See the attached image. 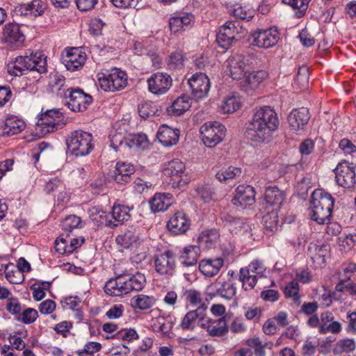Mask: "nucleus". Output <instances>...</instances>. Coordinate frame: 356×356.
Here are the masks:
<instances>
[{
    "instance_id": "nucleus-1",
    "label": "nucleus",
    "mask_w": 356,
    "mask_h": 356,
    "mask_svg": "<svg viewBox=\"0 0 356 356\" xmlns=\"http://www.w3.org/2000/svg\"><path fill=\"white\" fill-rule=\"evenodd\" d=\"M279 120L275 111L269 106L256 108L248 127V136L255 142L265 140L277 129Z\"/></svg>"
},
{
    "instance_id": "nucleus-2",
    "label": "nucleus",
    "mask_w": 356,
    "mask_h": 356,
    "mask_svg": "<svg viewBox=\"0 0 356 356\" xmlns=\"http://www.w3.org/2000/svg\"><path fill=\"white\" fill-rule=\"evenodd\" d=\"M146 283L145 275L140 273L134 275L120 274L108 280L104 285V292L113 297H121L133 291L142 290Z\"/></svg>"
},
{
    "instance_id": "nucleus-3",
    "label": "nucleus",
    "mask_w": 356,
    "mask_h": 356,
    "mask_svg": "<svg viewBox=\"0 0 356 356\" xmlns=\"http://www.w3.org/2000/svg\"><path fill=\"white\" fill-rule=\"evenodd\" d=\"M47 57L42 51H26L24 56L17 57L8 65V72L10 75L21 76L29 71H35L39 74L47 72Z\"/></svg>"
},
{
    "instance_id": "nucleus-4",
    "label": "nucleus",
    "mask_w": 356,
    "mask_h": 356,
    "mask_svg": "<svg viewBox=\"0 0 356 356\" xmlns=\"http://www.w3.org/2000/svg\"><path fill=\"white\" fill-rule=\"evenodd\" d=\"M334 204L332 196L323 189H316L309 200V216L318 224H324L329 220Z\"/></svg>"
},
{
    "instance_id": "nucleus-5",
    "label": "nucleus",
    "mask_w": 356,
    "mask_h": 356,
    "mask_svg": "<svg viewBox=\"0 0 356 356\" xmlns=\"http://www.w3.org/2000/svg\"><path fill=\"white\" fill-rule=\"evenodd\" d=\"M100 88L105 92H115L127 85V74L119 68L103 69L97 74Z\"/></svg>"
},
{
    "instance_id": "nucleus-6",
    "label": "nucleus",
    "mask_w": 356,
    "mask_h": 356,
    "mask_svg": "<svg viewBox=\"0 0 356 356\" xmlns=\"http://www.w3.org/2000/svg\"><path fill=\"white\" fill-rule=\"evenodd\" d=\"M93 137L91 134L76 130L70 134L66 140L67 150L76 156L89 154L94 148Z\"/></svg>"
},
{
    "instance_id": "nucleus-7",
    "label": "nucleus",
    "mask_w": 356,
    "mask_h": 356,
    "mask_svg": "<svg viewBox=\"0 0 356 356\" xmlns=\"http://www.w3.org/2000/svg\"><path fill=\"white\" fill-rule=\"evenodd\" d=\"M257 58L252 54H236L227 60V70L233 79H241L254 67Z\"/></svg>"
},
{
    "instance_id": "nucleus-8",
    "label": "nucleus",
    "mask_w": 356,
    "mask_h": 356,
    "mask_svg": "<svg viewBox=\"0 0 356 356\" xmlns=\"http://www.w3.org/2000/svg\"><path fill=\"white\" fill-rule=\"evenodd\" d=\"M266 266L264 262L258 259L252 260L250 264L239 270L238 280L245 291L254 289L259 277L264 276Z\"/></svg>"
},
{
    "instance_id": "nucleus-9",
    "label": "nucleus",
    "mask_w": 356,
    "mask_h": 356,
    "mask_svg": "<svg viewBox=\"0 0 356 356\" xmlns=\"http://www.w3.org/2000/svg\"><path fill=\"white\" fill-rule=\"evenodd\" d=\"M163 174L170 179V181L173 187H183L190 181L186 172L185 163L178 159H172L165 164Z\"/></svg>"
},
{
    "instance_id": "nucleus-10",
    "label": "nucleus",
    "mask_w": 356,
    "mask_h": 356,
    "mask_svg": "<svg viewBox=\"0 0 356 356\" xmlns=\"http://www.w3.org/2000/svg\"><path fill=\"white\" fill-rule=\"evenodd\" d=\"M200 131L203 143L214 147L224 139L226 128L218 122H207L200 127Z\"/></svg>"
},
{
    "instance_id": "nucleus-11",
    "label": "nucleus",
    "mask_w": 356,
    "mask_h": 356,
    "mask_svg": "<svg viewBox=\"0 0 356 356\" xmlns=\"http://www.w3.org/2000/svg\"><path fill=\"white\" fill-rule=\"evenodd\" d=\"M66 99L65 104L74 112H82L86 110L92 102V97L79 88H67L64 94Z\"/></svg>"
},
{
    "instance_id": "nucleus-12",
    "label": "nucleus",
    "mask_w": 356,
    "mask_h": 356,
    "mask_svg": "<svg viewBox=\"0 0 356 356\" xmlns=\"http://www.w3.org/2000/svg\"><path fill=\"white\" fill-rule=\"evenodd\" d=\"M154 268L161 276L172 277L176 270V256L171 250H165L154 257Z\"/></svg>"
},
{
    "instance_id": "nucleus-13",
    "label": "nucleus",
    "mask_w": 356,
    "mask_h": 356,
    "mask_svg": "<svg viewBox=\"0 0 356 356\" xmlns=\"http://www.w3.org/2000/svg\"><path fill=\"white\" fill-rule=\"evenodd\" d=\"M280 35L276 27L257 29L251 35V44L259 48H270L277 43Z\"/></svg>"
},
{
    "instance_id": "nucleus-14",
    "label": "nucleus",
    "mask_w": 356,
    "mask_h": 356,
    "mask_svg": "<svg viewBox=\"0 0 356 356\" xmlns=\"http://www.w3.org/2000/svg\"><path fill=\"white\" fill-rule=\"evenodd\" d=\"M337 184L343 188H352L356 184L353 163L347 161L339 162L334 170Z\"/></svg>"
},
{
    "instance_id": "nucleus-15",
    "label": "nucleus",
    "mask_w": 356,
    "mask_h": 356,
    "mask_svg": "<svg viewBox=\"0 0 356 356\" xmlns=\"http://www.w3.org/2000/svg\"><path fill=\"white\" fill-rule=\"evenodd\" d=\"M63 125V116L59 110H49L42 113L38 122V127L44 134L61 129Z\"/></svg>"
},
{
    "instance_id": "nucleus-16",
    "label": "nucleus",
    "mask_w": 356,
    "mask_h": 356,
    "mask_svg": "<svg viewBox=\"0 0 356 356\" xmlns=\"http://www.w3.org/2000/svg\"><path fill=\"white\" fill-rule=\"evenodd\" d=\"M147 88L149 92L156 95L165 94L172 85V79L167 73L156 72L147 79Z\"/></svg>"
},
{
    "instance_id": "nucleus-17",
    "label": "nucleus",
    "mask_w": 356,
    "mask_h": 356,
    "mask_svg": "<svg viewBox=\"0 0 356 356\" xmlns=\"http://www.w3.org/2000/svg\"><path fill=\"white\" fill-rule=\"evenodd\" d=\"M239 23L238 22H227L222 26L216 35V41L219 46L227 49L234 40H237L239 33Z\"/></svg>"
},
{
    "instance_id": "nucleus-18",
    "label": "nucleus",
    "mask_w": 356,
    "mask_h": 356,
    "mask_svg": "<svg viewBox=\"0 0 356 356\" xmlns=\"http://www.w3.org/2000/svg\"><path fill=\"white\" fill-rule=\"evenodd\" d=\"M188 83L191 90V95L195 99L206 97L210 89V81L204 73L193 74L188 80Z\"/></svg>"
},
{
    "instance_id": "nucleus-19",
    "label": "nucleus",
    "mask_w": 356,
    "mask_h": 356,
    "mask_svg": "<svg viewBox=\"0 0 356 356\" xmlns=\"http://www.w3.org/2000/svg\"><path fill=\"white\" fill-rule=\"evenodd\" d=\"M256 192L250 185H239L235 190L232 204L241 209L250 207L255 203Z\"/></svg>"
},
{
    "instance_id": "nucleus-20",
    "label": "nucleus",
    "mask_w": 356,
    "mask_h": 356,
    "mask_svg": "<svg viewBox=\"0 0 356 356\" xmlns=\"http://www.w3.org/2000/svg\"><path fill=\"white\" fill-rule=\"evenodd\" d=\"M47 5L42 0H33L29 3L20 4L15 7L17 15L35 19L42 15L46 10Z\"/></svg>"
},
{
    "instance_id": "nucleus-21",
    "label": "nucleus",
    "mask_w": 356,
    "mask_h": 356,
    "mask_svg": "<svg viewBox=\"0 0 356 356\" xmlns=\"http://www.w3.org/2000/svg\"><path fill=\"white\" fill-rule=\"evenodd\" d=\"M1 38L3 41L10 45L19 47L23 44L25 36L18 24L8 23L3 27Z\"/></svg>"
},
{
    "instance_id": "nucleus-22",
    "label": "nucleus",
    "mask_w": 356,
    "mask_h": 356,
    "mask_svg": "<svg viewBox=\"0 0 356 356\" xmlns=\"http://www.w3.org/2000/svg\"><path fill=\"white\" fill-rule=\"evenodd\" d=\"M191 222L187 216L181 211L174 213L167 223L168 230L175 235L184 234L190 227Z\"/></svg>"
},
{
    "instance_id": "nucleus-23",
    "label": "nucleus",
    "mask_w": 356,
    "mask_h": 356,
    "mask_svg": "<svg viewBox=\"0 0 356 356\" xmlns=\"http://www.w3.org/2000/svg\"><path fill=\"white\" fill-rule=\"evenodd\" d=\"M86 55L77 48L67 50L63 57V63L67 70L74 72L81 67L86 62Z\"/></svg>"
},
{
    "instance_id": "nucleus-24",
    "label": "nucleus",
    "mask_w": 356,
    "mask_h": 356,
    "mask_svg": "<svg viewBox=\"0 0 356 356\" xmlns=\"http://www.w3.org/2000/svg\"><path fill=\"white\" fill-rule=\"evenodd\" d=\"M244 79L241 82V87L247 93H252L257 90L262 81L266 78L265 71H257L243 76Z\"/></svg>"
},
{
    "instance_id": "nucleus-25",
    "label": "nucleus",
    "mask_w": 356,
    "mask_h": 356,
    "mask_svg": "<svg viewBox=\"0 0 356 356\" xmlns=\"http://www.w3.org/2000/svg\"><path fill=\"white\" fill-rule=\"evenodd\" d=\"M224 265L222 257L204 259L199 263L200 271L207 277L216 275Z\"/></svg>"
},
{
    "instance_id": "nucleus-26",
    "label": "nucleus",
    "mask_w": 356,
    "mask_h": 356,
    "mask_svg": "<svg viewBox=\"0 0 356 356\" xmlns=\"http://www.w3.org/2000/svg\"><path fill=\"white\" fill-rule=\"evenodd\" d=\"M130 209L128 207L122 204H114L113 206L111 216L112 219L106 220V225L111 227H115L119 225L128 221L131 215Z\"/></svg>"
},
{
    "instance_id": "nucleus-27",
    "label": "nucleus",
    "mask_w": 356,
    "mask_h": 356,
    "mask_svg": "<svg viewBox=\"0 0 356 356\" xmlns=\"http://www.w3.org/2000/svg\"><path fill=\"white\" fill-rule=\"evenodd\" d=\"M135 172L134 166L127 162H118L112 177L119 184H125L131 180V175Z\"/></svg>"
},
{
    "instance_id": "nucleus-28",
    "label": "nucleus",
    "mask_w": 356,
    "mask_h": 356,
    "mask_svg": "<svg viewBox=\"0 0 356 356\" xmlns=\"http://www.w3.org/2000/svg\"><path fill=\"white\" fill-rule=\"evenodd\" d=\"M172 203V195L165 193H155L149 202L150 209L154 213L167 210Z\"/></svg>"
},
{
    "instance_id": "nucleus-29",
    "label": "nucleus",
    "mask_w": 356,
    "mask_h": 356,
    "mask_svg": "<svg viewBox=\"0 0 356 356\" xmlns=\"http://www.w3.org/2000/svg\"><path fill=\"white\" fill-rule=\"evenodd\" d=\"M179 133V129H172L165 124H163L159 129L157 138L163 146H172L178 142Z\"/></svg>"
},
{
    "instance_id": "nucleus-30",
    "label": "nucleus",
    "mask_w": 356,
    "mask_h": 356,
    "mask_svg": "<svg viewBox=\"0 0 356 356\" xmlns=\"http://www.w3.org/2000/svg\"><path fill=\"white\" fill-rule=\"evenodd\" d=\"M309 118L308 109L302 107L293 110L288 117V121L292 129L297 131L302 129L307 124Z\"/></svg>"
},
{
    "instance_id": "nucleus-31",
    "label": "nucleus",
    "mask_w": 356,
    "mask_h": 356,
    "mask_svg": "<svg viewBox=\"0 0 356 356\" xmlns=\"http://www.w3.org/2000/svg\"><path fill=\"white\" fill-rule=\"evenodd\" d=\"M117 243L124 248H137L143 241L140 234L136 230H127L118 235L115 239Z\"/></svg>"
},
{
    "instance_id": "nucleus-32",
    "label": "nucleus",
    "mask_w": 356,
    "mask_h": 356,
    "mask_svg": "<svg viewBox=\"0 0 356 356\" xmlns=\"http://www.w3.org/2000/svg\"><path fill=\"white\" fill-rule=\"evenodd\" d=\"M330 248L326 244L317 245L311 243L308 248L307 254L318 266L325 264V257L329 254Z\"/></svg>"
},
{
    "instance_id": "nucleus-33",
    "label": "nucleus",
    "mask_w": 356,
    "mask_h": 356,
    "mask_svg": "<svg viewBox=\"0 0 356 356\" xmlns=\"http://www.w3.org/2000/svg\"><path fill=\"white\" fill-rule=\"evenodd\" d=\"M220 241V234L215 229L204 230L197 238L199 247L211 249L216 248Z\"/></svg>"
},
{
    "instance_id": "nucleus-34",
    "label": "nucleus",
    "mask_w": 356,
    "mask_h": 356,
    "mask_svg": "<svg viewBox=\"0 0 356 356\" xmlns=\"http://www.w3.org/2000/svg\"><path fill=\"white\" fill-rule=\"evenodd\" d=\"M285 199L284 193L277 187H268L264 194L266 203L269 206L274 207L275 210L279 209Z\"/></svg>"
},
{
    "instance_id": "nucleus-35",
    "label": "nucleus",
    "mask_w": 356,
    "mask_h": 356,
    "mask_svg": "<svg viewBox=\"0 0 356 356\" xmlns=\"http://www.w3.org/2000/svg\"><path fill=\"white\" fill-rule=\"evenodd\" d=\"M200 254V247L188 245L185 247L181 252L179 259L184 266H192L197 264Z\"/></svg>"
},
{
    "instance_id": "nucleus-36",
    "label": "nucleus",
    "mask_w": 356,
    "mask_h": 356,
    "mask_svg": "<svg viewBox=\"0 0 356 356\" xmlns=\"http://www.w3.org/2000/svg\"><path fill=\"white\" fill-rule=\"evenodd\" d=\"M242 175L241 168L235 166H229L220 169L216 175V178L221 182L230 183L237 181Z\"/></svg>"
},
{
    "instance_id": "nucleus-37",
    "label": "nucleus",
    "mask_w": 356,
    "mask_h": 356,
    "mask_svg": "<svg viewBox=\"0 0 356 356\" xmlns=\"http://www.w3.org/2000/svg\"><path fill=\"white\" fill-rule=\"evenodd\" d=\"M25 127L23 120L15 116H10L6 119L3 126V134L7 136H13L20 133Z\"/></svg>"
},
{
    "instance_id": "nucleus-38",
    "label": "nucleus",
    "mask_w": 356,
    "mask_h": 356,
    "mask_svg": "<svg viewBox=\"0 0 356 356\" xmlns=\"http://www.w3.org/2000/svg\"><path fill=\"white\" fill-rule=\"evenodd\" d=\"M193 15L189 13H184L183 15L172 17L170 19L169 25L171 32L175 34L184 31L185 27H188L192 21Z\"/></svg>"
},
{
    "instance_id": "nucleus-39",
    "label": "nucleus",
    "mask_w": 356,
    "mask_h": 356,
    "mask_svg": "<svg viewBox=\"0 0 356 356\" xmlns=\"http://www.w3.org/2000/svg\"><path fill=\"white\" fill-rule=\"evenodd\" d=\"M191 107V99L186 95L177 97L168 108V113L174 115H180Z\"/></svg>"
},
{
    "instance_id": "nucleus-40",
    "label": "nucleus",
    "mask_w": 356,
    "mask_h": 356,
    "mask_svg": "<svg viewBox=\"0 0 356 356\" xmlns=\"http://www.w3.org/2000/svg\"><path fill=\"white\" fill-rule=\"evenodd\" d=\"M156 302L153 296L139 294L131 299V305L135 309L146 310L152 307Z\"/></svg>"
},
{
    "instance_id": "nucleus-41",
    "label": "nucleus",
    "mask_w": 356,
    "mask_h": 356,
    "mask_svg": "<svg viewBox=\"0 0 356 356\" xmlns=\"http://www.w3.org/2000/svg\"><path fill=\"white\" fill-rule=\"evenodd\" d=\"M229 331L225 317L213 320L207 332L211 337H224Z\"/></svg>"
},
{
    "instance_id": "nucleus-42",
    "label": "nucleus",
    "mask_w": 356,
    "mask_h": 356,
    "mask_svg": "<svg viewBox=\"0 0 356 356\" xmlns=\"http://www.w3.org/2000/svg\"><path fill=\"white\" fill-rule=\"evenodd\" d=\"M200 312V307L188 312L181 321L179 325L181 328L184 330H193L197 325Z\"/></svg>"
},
{
    "instance_id": "nucleus-43",
    "label": "nucleus",
    "mask_w": 356,
    "mask_h": 356,
    "mask_svg": "<svg viewBox=\"0 0 356 356\" xmlns=\"http://www.w3.org/2000/svg\"><path fill=\"white\" fill-rule=\"evenodd\" d=\"M241 99L236 93L227 95L221 105V109L224 113H232L238 110L241 106Z\"/></svg>"
},
{
    "instance_id": "nucleus-44",
    "label": "nucleus",
    "mask_w": 356,
    "mask_h": 356,
    "mask_svg": "<svg viewBox=\"0 0 356 356\" xmlns=\"http://www.w3.org/2000/svg\"><path fill=\"white\" fill-rule=\"evenodd\" d=\"M309 70L306 65L300 67L293 82V86L296 89L305 90L309 84Z\"/></svg>"
},
{
    "instance_id": "nucleus-45",
    "label": "nucleus",
    "mask_w": 356,
    "mask_h": 356,
    "mask_svg": "<svg viewBox=\"0 0 356 356\" xmlns=\"http://www.w3.org/2000/svg\"><path fill=\"white\" fill-rule=\"evenodd\" d=\"M214 287L217 295L228 300L232 299L236 293L234 284L227 282H218L214 284Z\"/></svg>"
},
{
    "instance_id": "nucleus-46",
    "label": "nucleus",
    "mask_w": 356,
    "mask_h": 356,
    "mask_svg": "<svg viewBox=\"0 0 356 356\" xmlns=\"http://www.w3.org/2000/svg\"><path fill=\"white\" fill-rule=\"evenodd\" d=\"M148 145V139L145 134H139L129 136L125 138V146L129 148L145 149Z\"/></svg>"
},
{
    "instance_id": "nucleus-47",
    "label": "nucleus",
    "mask_w": 356,
    "mask_h": 356,
    "mask_svg": "<svg viewBox=\"0 0 356 356\" xmlns=\"http://www.w3.org/2000/svg\"><path fill=\"white\" fill-rule=\"evenodd\" d=\"M5 275L7 280L14 284H21L24 280V275L12 264L5 266Z\"/></svg>"
},
{
    "instance_id": "nucleus-48",
    "label": "nucleus",
    "mask_w": 356,
    "mask_h": 356,
    "mask_svg": "<svg viewBox=\"0 0 356 356\" xmlns=\"http://www.w3.org/2000/svg\"><path fill=\"white\" fill-rule=\"evenodd\" d=\"M263 224L264 228L270 232H275L278 229L279 219L277 210L273 209L268 212L263 217Z\"/></svg>"
},
{
    "instance_id": "nucleus-49",
    "label": "nucleus",
    "mask_w": 356,
    "mask_h": 356,
    "mask_svg": "<svg viewBox=\"0 0 356 356\" xmlns=\"http://www.w3.org/2000/svg\"><path fill=\"white\" fill-rule=\"evenodd\" d=\"M355 343L353 339H343L337 341L332 352L334 355L352 353L355 349Z\"/></svg>"
},
{
    "instance_id": "nucleus-50",
    "label": "nucleus",
    "mask_w": 356,
    "mask_h": 356,
    "mask_svg": "<svg viewBox=\"0 0 356 356\" xmlns=\"http://www.w3.org/2000/svg\"><path fill=\"white\" fill-rule=\"evenodd\" d=\"M185 297L186 301L193 307H207L204 303L202 293L195 289L186 291Z\"/></svg>"
},
{
    "instance_id": "nucleus-51",
    "label": "nucleus",
    "mask_w": 356,
    "mask_h": 356,
    "mask_svg": "<svg viewBox=\"0 0 356 356\" xmlns=\"http://www.w3.org/2000/svg\"><path fill=\"white\" fill-rule=\"evenodd\" d=\"M184 56L181 51L171 53L168 60V67L170 70L181 69L184 67Z\"/></svg>"
},
{
    "instance_id": "nucleus-52",
    "label": "nucleus",
    "mask_w": 356,
    "mask_h": 356,
    "mask_svg": "<svg viewBox=\"0 0 356 356\" xmlns=\"http://www.w3.org/2000/svg\"><path fill=\"white\" fill-rule=\"evenodd\" d=\"M83 224L81 218L75 215L66 217L62 222V227L67 232H72L74 229L81 228Z\"/></svg>"
},
{
    "instance_id": "nucleus-53",
    "label": "nucleus",
    "mask_w": 356,
    "mask_h": 356,
    "mask_svg": "<svg viewBox=\"0 0 356 356\" xmlns=\"http://www.w3.org/2000/svg\"><path fill=\"white\" fill-rule=\"evenodd\" d=\"M37 310L33 308H27L16 316L15 319L22 322L24 324H31L33 323L38 318Z\"/></svg>"
},
{
    "instance_id": "nucleus-54",
    "label": "nucleus",
    "mask_w": 356,
    "mask_h": 356,
    "mask_svg": "<svg viewBox=\"0 0 356 356\" xmlns=\"http://www.w3.org/2000/svg\"><path fill=\"white\" fill-rule=\"evenodd\" d=\"M195 192L197 195L204 202H209L215 196L213 188L209 185L197 187Z\"/></svg>"
},
{
    "instance_id": "nucleus-55",
    "label": "nucleus",
    "mask_w": 356,
    "mask_h": 356,
    "mask_svg": "<svg viewBox=\"0 0 356 356\" xmlns=\"http://www.w3.org/2000/svg\"><path fill=\"white\" fill-rule=\"evenodd\" d=\"M156 111L155 104L151 102H145L138 106V113L144 119L154 116Z\"/></svg>"
},
{
    "instance_id": "nucleus-56",
    "label": "nucleus",
    "mask_w": 356,
    "mask_h": 356,
    "mask_svg": "<svg viewBox=\"0 0 356 356\" xmlns=\"http://www.w3.org/2000/svg\"><path fill=\"white\" fill-rule=\"evenodd\" d=\"M90 219L97 224H106V213L99 207H92L88 210Z\"/></svg>"
},
{
    "instance_id": "nucleus-57",
    "label": "nucleus",
    "mask_w": 356,
    "mask_h": 356,
    "mask_svg": "<svg viewBox=\"0 0 356 356\" xmlns=\"http://www.w3.org/2000/svg\"><path fill=\"white\" fill-rule=\"evenodd\" d=\"M68 243L67 236L63 237V235H60L55 241L56 251L60 254H70L73 252L72 246H69Z\"/></svg>"
},
{
    "instance_id": "nucleus-58",
    "label": "nucleus",
    "mask_w": 356,
    "mask_h": 356,
    "mask_svg": "<svg viewBox=\"0 0 356 356\" xmlns=\"http://www.w3.org/2000/svg\"><path fill=\"white\" fill-rule=\"evenodd\" d=\"M102 345L98 342L90 341L87 343L83 349L76 351L78 356H94V354L100 350Z\"/></svg>"
},
{
    "instance_id": "nucleus-59",
    "label": "nucleus",
    "mask_w": 356,
    "mask_h": 356,
    "mask_svg": "<svg viewBox=\"0 0 356 356\" xmlns=\"http://www.w3.org/2000/svg\"><path fill=\"white\" fill-rule=\"evenodd\" d=\"M248 346L254 348L255 356H265V347L266 343H263L258 337L252 338L247 341Z\"/></svg>"
},
{
    "instance_id": "nucleus-60",
    "label": "nucleus",
    "mask_w": 356,
    "mask_h": 356,
    "mask_svg": "<svg viewBox=\"0 0 356 356\" xmlns=\"http://www.w3.org/2000/svg\"><path fill=\"white\" fill-rule=\"evenodd\" d=\"M64 188V184L58 178H53L46 182L44 190L48 193H57L59 189Z\"/></svg>"
},
{
    "instance_id": "nucleus-61",
    "label": "nucleus",
    "mask_w": 356,
    "mask_h": 356,
    "mask_svg": "<svg viewBox=\"0 0 356 356\" xmlns=\"http://www.w3.org/2000/svg\"><path fill=\"white\" fill-rule=\"evenodd\" d=\"M6 308L10 314L15 315L16 316H19L22 312L21 304L19 300L15 298H10L8 299Z\"/></svg>"
},
{
    "instance_id": "nucleus-62",
    "label": "nucleus",
    "mask_w": 356,
    "mask_h": 356,
    "mask_svg": "<svg viewBox=\"0 0 356 356\" xmlns=\"http://www.w3.org/2000/svg\"><path fill=\"white\" fill-rule=\"evenodd\" d=\"M299 285L297 281H291L285 287L284 294L286 297L293 298L295 301L299 299Z\"/></svg>"
},
{
    "instance_id": "nucleus-63",
    "label": "nucleus",
    "mask_w": 356,
    "mask_h": 356,
    "mask_svg": "<svg viewBox=\"0 0 356 356\" xmlns=\"http://www.w3.org/2000/svg\"><path fill=\"white\" fill-rule=\"evenodd\" d=\"M152 186V183L147 181L140 177H137L133 183L134 190L138 194H141L145 191L149 189Z\"/></svg>"
},
{
    "instance_id": "nucleus-64",
    "label": "nucleus",
    "mask_w": 356,
    "mask_h": 356,
    "mask_svg": "<svg viewBox=\"0 0 356 356\" xmlns=\"http://www.w3.org/2000/svg\"><path fill=\"white\" fill-rule=\"evenodd\" d=\"M316 342L307 339L302 346L301 353L303 356H313L316 353Z\"/></svg>"
}]
</instances>
